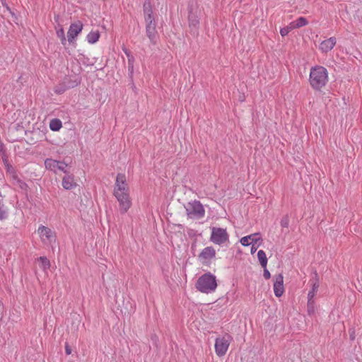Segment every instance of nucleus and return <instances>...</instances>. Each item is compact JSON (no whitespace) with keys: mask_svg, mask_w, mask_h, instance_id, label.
<instances>
[{"mask_svg":"<svg viewBox=\"0 0 362 362\" xmlns=\"http://www.w3.org/2000/svg\"><path fill=\"white\" fill-rule=\"evenodd\" d=\"M309 82L313 89L321 91L328 82L327 70L322 66L312 67L309 75Z\"/></svg>","mask_w":362,"mask_h":362,"instance_id":"f257e3e1","label":"nucleus"},{"mask_svg":"<svg viewBox=\"0 0 362 362\" xmlns=\"http://www.w3.org/2000/svg\"><path fill=\"white\" fill-rule=\"evenodd\" d=\"M196 288L204 293L214 292L217 288L216 276L211 273L202 275L197 281Z\"/></svg>","mask_w":362,"mask_h":362,"instance_id":"f03ea898","label":"nucleus"},{"mask_svg":"<svg viewBox=\"0 0 362 362\" xmlns=\"http://www.w3.org/2000/svg\"><path fill=\"white\" fill-rule=\"evenodd\" d=\"M187 216L191 218H202L205 215V210L202 204L197 200L187 203L185 206Z\"/></svg>","mask_w":362,"mask_h":362,"instance_id":"7ed1b4c3","label":"nucleus"},{"mask_svg":"<svg viewBox=\"0 0 362 362\" xmlns=\"http://www.w3.org/2000/svg\"><path fill=\"white\" fill-rule=\"evenodd\" d=\"M231 337L229 335H224L217 337L215 340L214 349L216 354L218 357L225 356L230 344Z\"/></svg>","mask_w":362,"mask_h":362,"instance_id":"20e7f679","label":"nucleus"},{"mask_svg":"<svg viewBox=\"0 0 362 362\" xmlns=\"http://www.w3.org/2000/svg\"><path fill=\"white\" fill-rule=\"evenodd\" d=\"M37 233L44 245H49L55 242L56 233L51 228L45 226H40Z\"/></svg>","mask_w":362,"mask_h":362,"instance_id":"39448f33","label":"nucleus"},{"mask_svg":"<svg viewBox=\"0 0 362 362\" xmlns=\"http://www.w3.org/2000/svg\"><path fill=\"white\" fill-rule=\"evenodd\" d=\"M130 193L129 187L126 175L123 173H118L116 177L113 189V194Z\"/></svg>","mask_w":362,"mask_h":362,"instance_id":"423d86ee","label":"nucleus"},{"mask_svg":"<svg viewBox=\"0 0 362 362\" xmlns=\"http://www.w3.org/2000/svg\"><path fill=\"white\" fill-rule=\"evenodd\" d=\"M118 202V210L121 214H126L132 206L130 193L113 194Z\"/></svg>","mask_w":362,"mask_h":362,"instance_id":"0eeeda50","label":"nucleus"},{"mask_svg":"<svg viewBox=\"0 0 362 362\" xmlns=\"http://www.w3.org/2000/svg\"><path fill=\"white\" fill-rule=\"evenodd\" d=\"M229 235L226 229L222 228L213 227L210 240L214 244L221 245L228 241Z\"/></svg>","mask_w":362,"mask_h":362,"instance_id":"6e6552de","label":"nucleus"},{"mask_svg":"<svg viewBox=\"0 0 362 362\" xmlns=\"http://www.w3.org/2000/svg\"><path fill=\"white\" fill-rule=\"evenodd\" d=\"M83 28V23L78 21L71 23L67 32V40L71 44H74L76 38L81 33Z\"/></svg>","mask_w":362,"mask_h":362,"instance_id":"1a4fd4ad","label":"nucleus"},{"mask_svg":"<svg viewBox=\"0 0 362 362\" xmlns=\"http://www.w3.org/2000/svg\"><path fill=\"white\" fill-rule=\"evenodd\" d=\"M215 249L211 246H209L202 250L198 257L203 264H208L215 257Z\"/></svg>","mask_w":362,"mask_h":362,"instance_id":"9d476101","label":"nucleus"},{"mask_svg":"<svg viewBox=\"0 0 362 362\" xmlns=\"http://www.w3.org/2000/svg\"><path fill=\"white\" fill-rule=\"evenodd\" d=\"M146 33L151 42L156 43L157 30L155 19L146 20Z\"/></svg>","mask_w":362,"mask_h":362,"instance_id":"9b49d317","label":"nucleus"},{"mask_svg":"<svg viewBox=\"0 0 362 362\" xmlns=\"http://www.w3.org/2000/svg\"><path fill=\"white\" fill-rule=\"evenodd\" d=\"M240 243L243 246H249L250 245L259 243L258 245H260L262 243V238L261 237L260 233H255L247 236L243 237L240 240Z\"/></svg>","mask_w":362,"mask_h":362,"instance_id":"f8f14e48","label":"nucleus"},{"mask_svg":"<svg viewBox=\"0 0 362 362\" xmlns=\"http://www.w3.org/2000/svg\"><path fill=\"white\" fill-rule=\"evenodd\" d=\"M274 293L276 297H281L284 293V276L281 274L274 276Z\"/></svg>","mask_w":362,"mask_h":362,"instance_id":"ddd939ff","label":"nucleus"},{"mask_svg":"<svg viewBox=\"0 0 362 362\" xmlns=\"http://www.w3.org/2000/svg\"><path fill=\"white\" fill-rule=\"evenodd\" d=\"M337 39L334 37H331L323 40L319 45V49L322 53H327L331 51L336 45Z\"/></svg>","mask_w":362,"mask_h":362,"instance_id":"4468645a","label":"nucleus"},{"mask_svg":"<svg viewBox=\"0 0 362 362\" xmlns=\"http://www.w3.org/2000/svg\"><path fill=\"white\" fill-rule=\"evenodd\" d=\"M62 185L65 189H72L77 185L74 180V177L71 175H65L63 177Z\"/></svg>","mask_w":362,"mask_h":362,"instance_id":"2eb2a0df","label":"nucleus"},{"mask_svg":"<svg viewBox=\"0 0 362 362\" xmlns=\"http://www.w3.org/2000/svg\"><path fill=\"white\" fill-rule=\"evenodd\" d=\"M144 21L154 19L152 6L150 3L144 4Z\"/></svg>","mask_w":362,"mask_h":362,"instance_id":"dca6fc26","label":"nucleus"},{"mask_svg":"<svg viewBox=\"0 0 362 362\" xmlns=\"http://www.w3.org/2000/svg\"><path fill=\"white\" fill-rule=\"evenodd\" d=\"M100 37V32L98 30L90 31L86 36L87 41L90 44L95 43L98 41Z\"/></svg>","mask_w":362,"mask_h":362,"instance_id":"f3484780","label":"nucleus"},{"mask_svg":"<svg viewBox=\"0 0 362 362\" xmlns=\"http://www.w3.org/2000/svg\"><path fill=\"white\" fill-rule=\"evenodd\" d=\"M59 165V161L52 159L47 158L45 161V168L48 170H53L54 172L57 171V166Z\"/></svg>","mask_w":362,"mask_h":362,"instance_id":"a211bd4d","label":"nucleus"},{"mask_svg":"<svg viewBox=\"0 0 362 362\" xmlns=\"http://www.w3.org/2000/svg\"><path fill=\"white\" fill-rule=\"evenodd\" d=\"M257 259L262 267H267V257L264 250H260L257 252Z\"/></svg>","mask_w":362,"mask_h":362,"instance_id":"6ab92c4d","label":"nucleus"},{"mask_svg":"<svg viewBox=\"0 0 362 362\" xmlns=\"http://www.w3.org/2000/svg\"><path fill=\"white\" fill-rule=\"evenodd\" d=\"M56 34L57 37L60 39L62 44L63 45H65L67 40L65 37L64 30L62 25H59L57 27H56Z\"/></svg>","mask_w":362,"mask_h":362,"instance_id":"aec40b11","label":"nucleus"},{"mask_svg":"<svg viewBox=\"0 0 362 362\" xmlns=\"http://www.w3.org/2000/svg\"><path fill=\"white\" fill-rule=\"evenodd\" d=\"M40 263V267L44 271H47L50 268V262L46 257H40L37 259Z\"/></svg>","mask_w":362,"mask_h":362,"instance_id":"412c9836","label":"nucleus"},{"mask_svg":"<svg viewBox=\"0 0 362 362\" xmlns=\"http://www.w3.org/2000/svg\"><path fill=\"white\" fill-rule=\"evenodd\" d=\"M308 21L304 17H300L296 21L291 23L293 29L298 28L303 26H305L308 24Z\"/></svg>","mask_w":362,"mask_h":362,"instance_id":"4be33fe9","label":"nucleus"},{"mask_svg":"<svg viewBox=\"0 0 362 362\" xmlns=\"http://www.w3.org/2000/svg\"><path fill=\"white\" fill-rule=\"evenodd\" d=\"M62 127V122L59 119H53L49 122V128L52 131H59Z\"/></svg>","mask_w":362,"mask_h":362,"instance_id":"5701e85b","label":"nucleus"},{"mask_svg":"<svg viewBox=\"0 0 362 362\" xmlns=\"http://www.w3.org/2000/svg\"><path fill=\"white\" fill-rule=\"evenodd\" d=\"M317 289H318V284H314L313 286L312 290L310 291L308 294V300H309V305L313 304V298H314L315 296L317 293Z\"/></svg>","mask_w":362,"mask_h":362,"instance_id":"b1692460","label":"nucleus"},{"mask_svg":"<svg viewBox=\"0 0 362 362\" xmlns=\"http://www.w3.org/2000/svg\"><path fill=\"white\" fill-rule=\"evenodd\" d=\"M292 30H293V28L292 25L290 23L286 27L281 28L280 34L282 37H284V36L287 35Z\"/></svg>","mask_w":362,"mask_h":362,"instance_id":"393cba45","label":"nucleus"},{"mask_svg":"<svg viewBox=\"0 0 362 362\" xmlns=\"http://www.w3.org/2000/svg\"><path fill=\"white\" fill-rule=\"evenodd\" d=\"M6 217V211L4 209L2 200L0 199V219H4Z\"/></svg>","mask_w":362,"mask_h":362,"instance_id":"a878e982","label":"nucleus"},{"mask_svg":"<svg viewBox=\"0 0 362 362\" xmlns=\"http://www.w3.org/2000/svg\"><path fill=\"white\" fill-rule=\"evenodd\" d=\"M66 165L64 163L59 161V165L58 166H57V170H59L61 171L66 173Z\"/></svg>","mask_w":362,"mask_h":362,"instance_id":"bb28decb","label":"nucleus"},{"mask_svg":"<svg viewBox=\"0 0 362 362\" xmlns=\"http://www.w3.org/2000/svg\"><path fill=\"white\" fill-rule=\"evenodd\" d=\"M308 312L309 315H311L315 312L314 302L312 305H309V300H308Z\"/></svg>","mask_w":362,"mask_h":362,"instance_id":"cd10ccee","label":"nucleus"},{"mask_svg":"<svg viewBox=\"0 0 362 362\" xmlns=\"http://www.w3.org/2000/svg\"><path fill=\"white\" fill-rule=\"evenodd\" d=\"M264 269L263 276L266 279H269L271 277L270 272L268 271L267 267H262Z\"/></svg>","mask_w":362,"mask_h":362,"instance_id":"c85d7f7f","label":"nucleus"},{"mask_svg":"<svg viewBox=\"0 0 362 362\" xmlns=\"http://www.w3.org/2000/svg\"><path fill=\"white\" fill-rule=\"evenodd\" d=\"M255 245L256 244H252V245L251 250H250L251 254H254L257 251V247L259 245L256 246Z\"/></svg>","mask_w":362,"mask_h":362,"instance_id":"c756f323","label":"nucleus"},{"mask_svg":"<svg viewBox=\"0 0 362 362\" xmlns=\"http://www.w3.org/2000/svg\"><path fill=\"white\" fill-rule=\"evenodd\" d=\"M65 352L68 355L71 354V349L68 345H66L65 346Z\"/></svg>","mask_w":362,"mask_h":362,"instance_id":"7c9ffc66","label":"nucleus"}]
</instances>
